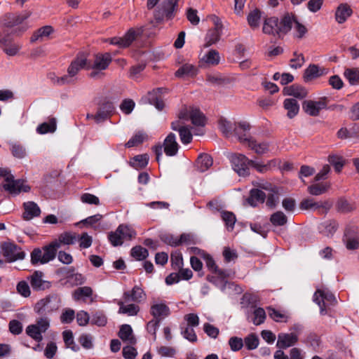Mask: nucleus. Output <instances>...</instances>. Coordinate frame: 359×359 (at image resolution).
<instances>
[{
  "instance_id": "obj_1",
  "label": "nucleus",
  "mask_w": 359,
  "mask_h": 359,
  "mask_svg": "<svg viewBox=\"0 0 359 359\" xmlns=\"http://www.w3.org/2000/svg\"><path fill=\"white\" fill-rule=\"evenodd\" d=\"M292 13H286L280 19L276 16L265 18L263 22L264 34L283 39L290 32L293 25Z\"/></svg>"
},
{
  "instance_id": "obj_48",
  "label": "nucleus",
  "mask_w": 359,
  "mask_h": 359,
  "mask_svg": "<svg viewBox=\"0 0 359 359\" xmlns=\"http://www.w3.org/2000/svg\"><path fill=\"white\" fill-rule=\"evenodd\" d=\"M180 328L181 330L180 333L185 339L191 343L197 341L198 338L194 327L189 326L184 327V324H181Z\"/></svg>"
},
{
  "instance_id": "obj_36",
  "label": "nucleus",
  "mask_w": 359,
  "mask_h": 359,
  "mask_svg": "<svg viewBox=\"0 0 359 359\" xmlns=\"http://www.w3.org/2000/svg\"><path fill=\"white\" fill-rule=\"evenodd\" d=\"M220 217L227 231H232L236 222V217L233 212L222 210Z\"/></svg>"
},
{
  "instance_id": "obj_11",
  "label": "nucleus",
  "mask_w": 359,
  "mask_h": 359,
  "mask_svg": "<svg viewBox=\"0 0 359 359\" xmlns=\"http://www.w3.org/2000/svg\"><path fill=\"white\" fill-rule=\"evenodd\" d=\"M5 183L3 184V189L11 194H18L21 191L29 192L30 187L25 185L23 180H15L13 175H9L4 179Z\"/></svg>"
},
{
  "instance_id": "obj_53",
  "label": "nucleus",
  "mask_w": 359,
  "mask_h": 359,
  "mask_svg": "<svg viewBox=\"0 0 359 359\" xmlns=\"http://www.w3.org/2000/svg\"><path fill=\"white\" fill-rule=\"evenodd\" d=\"M56 130V121L55 118H51L49 122H44L38 126L36 132L39 134H46L48 133H53Z\"/></svg>"
},
{
  "instance_id": "obj_57",
  "label": "nucleus",
  "mask_w": 359,
  "mask_h": 359,
  "mask_svg": "<svg viewBox=\"0 0 359 359\" xmlns=\"http://www.w3.org/2000/svg\"><path fill=\"white\" fill-rule=\"evenodd\" d=\"M123 227H117L115 231H111L108 233L107 238L110 243L114 246H120L123 245V241L121 240V235Z\"/></svg>"
},
{
  "instance_id": "obj_17",
  "label": "nucleus",
  "mask_w": 359,
  "mask_h": 359,
  "mask_svg": "<svg viewBox=\"0 0 359 359\" xmlns=\"http://www.w3.org/2000/svg\"><path fill=\"white\" fill-rule=\"evenodd\" d=\"M329 72L327 68H320L317 65L311 64L304 70L303 79L305 82L317 79L321 76L325 75Z\"/></svg>"
},
{
  "instance_id": "obj_10",
  "label": "nucleus",
  "mask_w": 359,
  "mask_h": 359,
  "mask_svg": "<svg viewBox=\"0 0 359 359\" xmlns=\"http://www.w3.org/2000/svg\"><path fill=\"white\" fill-rule=\"evenodd\" d=\"M343 242L346 248L349 250H355L359 248V227L355 225L348 224L344 229Z\"/></svg>"
},
{
  "instance_id": "obj_54",
  "label": "nucleus",
  "mask_w": 359,
  "mask_h": 359,
  "mask_svg": "<svg viewBox=\"0 0 359 359\" xmlns=\"http://www.w3.org/2000/svg\"><path fill=\"white\" fill-rule=\"evenodd\" d=\"M130 255L136 260L142 261L149 256V251L140 245H136L131 249Z\"/></svg>"
},
{
  "instance_id": "obj_55",
  "label": "nucleus",
  "mask_w": 359,
  "mask_h": 359,
  "mask_svg": "<svg viewBox=\"0 0 359 359\" xmlns=\"http://www.w3.org/2000/svg\"><path fill=\"white\" fill-rule=\"evenodd\" d=\"M147 135L143 132L136 133L125 144L126 147L130 148L142 144Z\"/></svg>"
},
{
  "instance_id": "obj_35",
  "label": "nucleus",
  "mask_w": 359,
  "mask_h": 359,
  "mask_svg": "<svg viewBox=\"0 0 359 359\" xmlns=\"http://www.w3.org/2000/svg\"><path fill=\"white\" fill-rule=\"evenodd\" d=\"M284 108L287 111V116L292 118L297 115L299 111V105L294 98H287L283 102Z\"/></svg>"
},
{
  "instance_id": "obj_3",
  "label": "nucleus",
  "mask_w": 359,
  "mask_h": 359,
  "mask_svg": "<svg viewBox=\"0 0 359 359\" xmlns=\"http://www.w3.org/2000/svg\"><path fill=\"white\" fill-rule=\"evenodd\" d=\"M60 297L57 294H50L36 302L34 310L39 316H48L60 306Z\"/></svg>"
},
{
  "instance_id": "obj_60",
  "label": "nucleus",
  "mask_w": 359,
  "mask_h": 359,
  "mask_svg": "<svg viewBox=\"0 0 359 359\" xmlns=\"http://www.w3.org/2000/svg\"><path fill=\"white\" fill-rule=\"evenodd\" d=\"M299 208L302 210H320L319 202H316L313 198H305L302 200L299 204Z\"/></svg>"
},
{
  "instance_id": "obj_42",
  "label": "nucleus",
  "mask_w": 359,
  "mask_h": 359,
  "mask_svg": "<svg viewBox=\"0 0 359 359\" xmlns=\"http://www.w3.org/2000/svg\"><path fill=\"white\" fill-rule=\"evenodd\" d=\"M330 187L328 182L313 184L308 187V192L313 196H320L327 192Z\"/></svg>"
},
{
  "instance_id": "obj_38",
  "label": "nucleus",
  "mask_w": 359,
  "mask_h": 359,
  "mask_svg": "<svg viewBox=\"0 0 359 359\" xmlns=\"http://www.w3.org/2000/svg\"><path fill=\"white\" fill-rule=\"evenodd\" d=\"M269 221L273 226L277 227L285 226L288 219L283 212L278 210L270 215Z\"/></svg>"
},
{
  "instance_id": "obj_22",
  "label": "nucleus",
  "mask_w": 359,
  "mask_h": 359,
  "mask_svg": "<svg viewBox=\"0 0 359 359\" xmlns=\"http://www.w3.org/2000/svg\"><path fill=\"white\" fill-rule=\"evenodd\" d=\"M112 58L109 53H98L95 55L92 69L96 70H105L111 62Z\"/></svg>"
},
{
  "instance_id": "obj_59",
  "label": "nucleus",
  "mask_w": 359,
  "mask_h": 359,
  "mask_svg": "<svg viewBox=\"0 0 359 359\" xmlns=\"http://www.w3.org/2000/svg\"><path fill=\"white\" fill-rule=\"evenodd\" d=\"M243 342L248 350H254L259 346V340L255 334L252 333L244 339Z\"/></svg>"
},
{
  "instance_id": "obj_31",
  "label": "nucleus",
  "mask_w": 359,
  "mask_h": 359,
  "mask_svg": "<svg viewBox=\"0 0 359 359\" xmlns=\"http://www.w3.org/2000/svg\"><path fill=\"white\" fill-rule=\"evenodd\" d=\"M212 163L213 160L210 155L201 154L196 160V166L199 172H203L208 170L212 165Z\"/></svg>"
},
{
  "instance_id": "obj_6",
  "label": "nucleus",
  "mask_w": 359,
  "mask_h": 359,
  "mask_svg": "<svg viewBox=\"0 0 359 359\" xmlns=\"http://www.w3.org/2000/svg\"><path fill=\"white\" fill-rule=\"evenodd\" d=\"M115 103L109 98H104L98 103L97 110L95 113V123H100L109 119L116 114Z\"/></svg>"
},
{
  "instance_id": "obj_50",
  "label": "nucleus",
  "mask_w": 359,
  "mask_h": 359,
  "mask_svg": "<svg viewBox=\"0 0 359 359\" xmlns=\"http://www.w3.org/2000/svg\"><path fill=\"white\" fill-rule=\"evenodd\" d=\"M337 210L341 213H347L355 209V205L353 203H349L344 198H339L336 205Z\"/></svg>"
},
{
  "instance_id": "obj_12",
  "label": "nucleus",
  "mask_w": 359,
  "mask_h": 359,
  "mask_svg": "<svg viewBox=\"0 0 359 359\" xmlns=\"http://www.w3.org/2000/svg\"><path fill=\"white\" fill-rule=\"evenodd\" d=\"M329 100L327 97H322L318 101L304 100L302 103V108L305 113L311 116H318L320 111L327 109Z\"/></svg>"
},
{
  "instance_id": "obj_64",
  "label": "nucleus",
  "mask_w": 359,
  "mask_h": 359,
  "mask_svg": "<svg viewBox=\"0 0 359 359\" xmlns=\"http://www.w3.org/2000/svg\"><path fill=\"white\" fill-rule=\"evenodd\" d=\"M305 343L313 350L316 351L320 347V338L316 333H310L307 335Z\"/></svg>"
},
{
  "instance_id": "obj_63",
  "label": "nucleus",
  "mask_w": 359,
  "mask_h": 359,
  "mask_svg": "<svg viewBox=\"0 0 359 359\" xmlns=\"http://www.w3.org/2000/svg\"><path fill=\"white\" fill-rule=\"evenodd\" d=\"M12 155L17 158H23L25 157L27 152L25 148L20 144L13 143L11 147Z\"/></svg>"
},
{
  "instance_id": "obj_40",
  "label": "nucleus",
  "mask_w": 359,
  "mask_h": 359,
  "mask_svg": "<svg viewBox=\"0 0 359 359\" xmlns=\"http://www.w3.org/2000/svg\"><path fill=\"white\" fill-rule=\"evenodd\" d=\"M189 118L191 123L196 126H205V116L198 109H192L189 112Z\"/></svg>"
},
{
  "instance_id": "obj_21",
  "label": "nucleus",
  "mask_w": 359,
  "mask_h": 359,
  "mask_svg": "<svg viewBox=\"0 0 359 359\" xmlns=\"http://www.w3.org/2000/svg\"><path fill=\"white\" fill-rule=\"evenodd\" d=\"M87 58L83 53H79L73 60L67 69V73L70 76L74 77L86 65Z\"/></svg>"
},
{
  "instance_id": "obj_34",
  "label": "nucleus",
  "mask_w": 359,
  "mask_h": 359,
  "mask_svg": "<svg viewBox=\"0 0 359 359\" xmlns=\"http://www.w3.org/2000/svg\"><path fill=\"white\" fill-rule=\"evenodd\" d=\"M118 336L121 340L123 341H128L130 344L136 343V339L133 336V329L130 325H122L120 327Z\"/></svg>"
},
{
  "instance_id": "obj_9",
  "label": "nucleus",
  "mask_w": 359,
  "mask_h": 359,
  "mask_svg": "<svg viewBox=\"0 0 359 359\" xmlns=\"http://www.w3.org/2000/svg\"><path fill=\"white\" fill-rule=\"evenodd\" d=\"M2 255L8 262H14L25 258V253L14 243L4 242L1 245Z\"/></svg>"
},
{
  "instance_id": "obj_24",
  "label": "nucleus",
  "mask_w": 359,
  "mask_h": 359,
  "mask_svg": "<svg viewBox=\"0 0 359 359\" xmlns=\"http://www.w3.org/2000/svg\"><path fill=\"white\" fill-rule=\"evenodd\" d=\"M250 123L246 121L235 123L233 134L238 137L241 142H246L250 138L247 137V133L250 130Z\"/></svg>"
},
{
  "instance_id": "obj_58",
  "label": "nucleus",
  "mask_w": 359,
  "mask_h": 359,
  "mask_svg": "<svg viewBox=\"0 0 359 359\" xmlns=\"http://www.w3.org/2000/svg\"><path fill=\"white\" fill-rule=\"evenodd\" d=\"M75 271V268L73 266L70 267H62L57 270V275L61 276L60 280V283L62 285L64 281L69 280L73 273Z\"/></svg>"
},
{
  "instance_id": "obj_49",
  "label": "nucleus",
  "mask_w": 359,
  "mask_h": 359,
  "mask_svg": "<svg viewBox=\"0 0 359 359\" xmlns=\"http://www.w3.org/2000/svg\"><path fill=\"white\" fill-rule=\"evenodd\" d=\"M76 241L77 235L75 233L65 231L59 235L58 240L57 241L60 243V245L61 244L69 245L74 244Z\"/></svg>"
},
{
  "instance_id": "obj_41",
  "label": "nucleus",
  "mask_w": 359,
  "mask_h": 359,
  "mask_svg": "<svg viewBox=\"0 0 359 359\" xmlns=\"http://www.w3.org/2000/svg\"><path fill=\"white\" fill-rule=\"evenodd\" d=\"M274 359H303L301 350L298 348H292L290 351V358L282 350H277L274 353Z\"/></svg>"
},
{
  "instance_id": "obj_43",
  "label": "nucleus",
  "mask_w": 359,
  "mask_h": 359,
  "mask_svg": "<svg viewBox=\"0 0 359 359\" xmlns=\"http://www.w3.org/2000/svg\"><path fill=\"white\" fill-rule=\"evenodd\" d=\"M246 142H248V147L257 154H265L269 150V144L266 142L257 143L251 137Z\"/></svg>"
},
{
  "instance_id": "obj_19",
  "label": "nucleus",
  "mask_w": 359,
  "mask_h": 359,
  "mask_svg": "<svg viewBox=\"0 0 359 359\" xmlns=\"http://www.w3.org/2000/svg\"><path fill=\"white\" fill-rule=\"evenodd\" d=\"M146 297V294L144 290L138 285H135L130 291H126L123 292V298L125 302H134L140 303Z\"/></svg>"
},
{
  "instance_id": "obj_47",
  "label": "nucleus",
  "mask_w": 359,
  "mask_h": 359,
  "mask_svg": "<svg viewBox=\"0 0 359 359\" xmlns=\"http://www.w3.org/2000/svg\"><path fill=\"white\" fill-rule=\"evenodd\" d=\"M62 337L67 348H71L72 351L76 352L79 351L80 348L76 344L72 331L70 330H65L62 332Z\"/></svg>"
},
{
  "instance_id": "obj_44",
  "label": "nucleus",
  "mask_w": 359,
  "mask_h": 359,
  "mask_svg": "<svg viewBox=\"0 0 359 359\" xmlns=\"http://www.w3.org/2000/svg\"><path fill=\"white\" fill-rule=\"evenodd\" d=\"M118 304L119 305L118 313H123L127 314L129 316H134L140 311L139 306L134 304L124 305L123 302H119Z\"/></svg>"
},
{
  "instance_id": "obj_52",
  "label": "nucleus",
  "mask_w": 359,
  "mask_h": 359,
  "mask_svg": "<svg viewBox=\"0 0 359 359\" xmlns=\"http://www.w3.org/2000/svg\"><path fill=\"white\" fill-rule=\"evenodd\" d=\"M90 323L98 327H104L107 323V318L103 311H97L90 316Z\"/></svg>"
},
{
  "instance_id": "obj_33",
  "label": "nucleus",
  "mask_w": 359,
  "mask_h": 359,
  "mask_svg": "<svg viewBox=\"0 0 359 359\" xmlns=\"http://www.w3.org/2000/svg\"><path fill=\"white\" fill-rule=\"evenodd\" d=\"M149 161V156L147 154H139L130 160L129 165L136 170H142L147 167Z\"/></svg>"
},
{
  "instance_id": "obj_45",
  "label": "nucleus",
  "mask_w": 359,
  "mask_h": 359,
  "mask_svg": "<svg viewBox=\"0 0 359 359\" xmlns=\"http://www.w3.org/2000/svg\"><path fill=\"white\" fill-rule=\"evenodd\" d=\"M344 77L351 86L359 84V69L346 68L344 72Z\"/></svg>"
},
{
  "instance_id": "obj_4",
  "label": "nucleus",
  "mask_w": 359,
  "mask_h": 359,
  "mask_svg": "<svg viewBox=\"0 0 359 359\" xmlns=\"http://www.w3.org/2000/svg\"><path fill=\"white\" fill-rule=\"evenodd\" d=\"M229 274L224 270L219 271L212 275H208L206 280L218 287L222 292H224L226 286L229 288L233 289L236 292H242L241 287L233 282H229L226 278Z\"/></svg>"
},
{
  "instance_id": "obj_26",
  "label": "nucleus",
  "mask_w": 359,
  "mask_h": 359,
  "mask_svg": "<svg viewBox=\"0 0 359 359\" xmlns=\"http://www.w3.org/2000/svg\"><path fill=\"white\" fill-rule=\"evenodd\" d=\"M283 94L285 95H290L296 98L303 99L307 96L308 91L306 88L300 85L293 84L290 86L285 87L283 88Z\"/></svg>"
},
{
  "instance_id": "obj_56",
  "label": "nucleus",
  "mask_w": 359,
  "mask_h": 359,
  "mask_svg": "<svg viewBox=\"0 0 359 359\" xmlns=\"http://www.w3.org/2000/svg\"><path fill=\"white\" fill-rule=\"evenodd\" d=\"M86 278L84 276H83L80 273H76L75 271L73 273L72 276L69 280L64 281L62 283L63 285L67 286H77L81 285L85 283Z\"/></svg>"
},
{
  "instance_id": "obj_13",
  "label": "nucleus",
  "mask_w": 359,
  "mask_h": 359,
  "mask_svg": "<svg viewBox=\"0 0 359 359\" xmlns=\"http://www.w3.org/2000/svg\"><path fill=\"white\" fill-rule=\"evenodd\" d=\"M44 274L41 271H34L27 277L34 291H44L52 287V283L43 279Z\"/></svg>"
},
{
  "instance_id": "obj_27",
  "label": "nucleus",
  "mask_w": 359,
  "mask_h": 359,
  "mask_svg": "<svg viewBox=\"0 0 359 359\" xmlns=\"http://www.w3.org/2000/svg\"><path fill=\"white\" fill-rule=\"evenodd\" d=\"M60 248L57 241H53L49 245L43 247L42 264H46L55 259L57 255V250Z\"/></svg>"
},
{
  "instance_id": "obj_5",
  "label": "nucleus",
  "mask_w": 359,
  "mask_h": 359,
  "mask_svg": "<svg viewBox=\"0 0 359 359\" xmlns=\"http://www.w3.org/2000/svg\"><path fill=\"white\" fill-rule=\"evenodd\" d=\"M35 324H31L26 327V334L37 342L43 340L42 334L50 327V320L47 316H40Z\"/></svg>"
},
{
  "instance_id": "obj_16",
  "label": "nucleus",
  "mask_w": 359,
  "mask_h": 359,
  "mask_svg": "<svg viewBox=\"0 0 359 359\" xmlns=\"http://www.w3.org/2000/svg\"><path fill=\"white\" fill-rule=\"evenodd\" d=\"M166 92V88H157L149 92L147 100L150 104L154 105L158 110L161 111L165 107L161 95Z\"/></svg>"
},
{
  "instance_id": "obj_25",
  "label": "nucleus",
  "mask_w": 359,
  "mask_h": 359,
  "mask_svg": "<svg viewBox=\"0 0 359 359\" xmlns=\"http://www.w3.org/2000/svg\"><path fill=\"white\" fill-rule=\"evenodd\" d=\"M28 15H22L16 13H7L4 16L3 24L5 27L12 28L15 26L21 25Z\"/></svg>"
},
{
  "instance_id": "obj_8",
  "label": "nucleus",
  "mask_w": 359,
  "mask_h": 359,
  "mask_svg": "<svg viewBox=\"0 0 359 359\" xmlns=\"http://www.w3.org/2000/svg\"><path fill=\"white\" fill-rule=\"evenodd\" d=\"M313 302L320 307V313L325 316L327 313L326 304L334 306L337 302L334 294L329 291L318 290L313 295Z\"/></svg>"
},
{
  "instance_id": "obj_46",
  "label": "nucleus",
  "mask_w": 359,
  "mask_h": 359,
  "mask_svg": "<svg viewBox=\"0 0 359 359\" xmlns=\"http://www.w3.org/2000/svg\"><path fill=\"white\" fill-rule=\"evenodd\" d=\"M218 126L224 135L229 137L233 134V126H235V123H232L224 118H221L218 121Z\"/></svg>"
},
{
  "instance_id": "obj_7",
  "label": "nucleus",
  "mask_w": 359,
  "mask_h": 359,
  "mask_svg": "<svg viewBox=\"0 0 359 359\" xmlns=\"http://www.w3.org/2000/svg\"><path fill=\"white\" fill-rule=\"evenodd\" d=\"M250 159L241 154H233L230 156V162L233 170L241 177L250 175Z\"/></svg>"
},
{
  "instance_id": "obj_15",
  "label": "nucleus",
  "mask_w": 359,
  "mask_h": 359,
  "mask_svg": "<svg viewBox=\"0 0 359 359\" xmlns=\"http://www.w3.org/2000/svg\"><path fill=\"white\" fill-rule=\"evenodd\" d=\"M298 341V335L294 332L290 333H279L278 335V340L276 346L278 350L286 349L289 347L293 346Z\"/></svg>"
},
{
  "instance_id": "obj_20",
  "label": "nucleus",
  "mask_w": 359,
  "mask_h": 359,
  "mask_svg": "<svg viewBox=\"0 0 359 359\" xmlns=\"http://www.w3.org/2000/svg\"><path fill=\"white\" fill-rule=\"evenodd\" d=\"M339 227V224L335 219L326 220L318 226V232L327 237H332Z\"/></svg>"
},
{
  "instance_id": "obj_51",
  "label": "nucleus",
  "mask_w": 359,
  "mask_h": 359,
  "mask_svg": "<svg viewBox=\"0 0 359 359\" xmlns=\"http://www.w3.org/2000/svg\"><path fill=\"white\" fill-rule=\"evenodd\" d=\"M250 168H255L257 172L260 173H264L271 169L272 165H275L276 161L271 160L268 161L266 164L263 163L262 162H258L253 160L250 161Z\"/></svg>"
},
{
  "instance_id": "obj_14",
  "label": "nucleus",
  "mask_w": 359,
  "mask_h": 359,
  "mask_svg": "<svg viewBox=\"0 0 359 359\" xmlns=\"http://www.w3.org/2000/svg\"><path fill=\"white\" fill-rule=\"evenodd\" d=\"M149 313L154 319L162 322L166 318L170 316L171 311L165 302L161 301L159 302H154L151 305Z\"/></svg>"
},
{
  "instance_id": "obj_2",
  "label": "nucleus",
  "mask_w": 359,
  "mask_h": 359,
  "mask_svg": "<svg viewBox=\"0 0 359 359\" xmlns=\"http://www.w3.org/2000/svg\"><path fill=\"white\" fill-rule=\"evenodd\" d=\"M179 11V6L172 0H163L154 11V26L164 21L172 20Z\"/></svg>"
},
{
  "instance_id": "obj_28",
  "label": "nucleus",
  "mask_w": 359,
  "mask_h": 359,
  "mask_svg": "<svg viewBox=\"0 0 359 359\" xmlns=\"http://www.w3.org/2000/svg\"><path fill=\"white\" fill-rule=\"evenodd\" d=\"M144 31V27L129 29L122 37L123 47L127 48L130 46L137 36L143 34Z\"/></svg>"
},
{
  "instance_id": "obj_23",
  "label": "nucleus",
  "mask_w": 359,
  "mask_h": 359,
  "mask_svg": "<svg viewBox=\"0 0 359 359\" xmlns=\"http://www.w3.org/2000/svg\"><path fill=\"white\" fill-rule=\"evenodd\" d=\"M24 212L22 218L24 220H30L34 217H39L41 214V209L34 201H27L23 203Z\"/></svg>"
},
{
  "instance_id": "obj_61",
  "label": "nucleus",
  "mask_w": 359,
  "mask_h": 359,
  "mask_svg": "<svg viewBox=\"0 0 359 359\" xmlns=\"http://www.w3.org/2000/svg\"><path fill=\"white\" fill-rule=\"evenodd\" d=\"M220 39V34L217 29H210L205 36V45L210 46L216 43Z\"/></svg>"
},
{
  "instance_id": "obj_37",
  "label": "nucleus",
  "mask_w": 359,
  "mask_h": 359,
  "mask_svg": "<svg viewBox=\"0 0 359 359\" xmlns=\"http://www.w3.org/2000/svg\"><path fill=\"white\" fill-rule=\"evenodd\" d=\"M93 292V289L89 286L80 287L74 291L72 297L76 302L86 301L87 298L92 297Z\"/></svg>"
},
{
  "instance_id": "obj_39",
  "label": "nucleus",
  "mask_w": 359,
  "mask_h": 359,
  "mask_svg": "<svg viewBox=\"0 0 359 359\" xmlns=\"http://www.w3.org/2000/svg\"><path fill=\"white\" fill-rule=\"evenodd\" d=\"M261 18L262 11L259 8H255L251 11L247 16V20L249 26L252 29L258 28L259 27Z\"/></svg>"
},
{
  "instance_id": "obj_32",
  "label": "nucleus",
  "mask_w": 359,
  "mask_h": 359,
  "mask_svg": "<svg viewBox=\"0 0 359 359\" xmlns=\"http://www.w3.org/2000/svg\"><path fill=\"white\" fill-rule=\"evenodd\" d=\"M266 197V194L262 190L252 189L250 191L248 202L251 206L256 207L257 203H263L265 201Z\"/></svg>"
},
{
  "instance_id": "obj_29",
  "label": "nucleus",
  "mask_w": 359,
  "mask_h": 359,
  "mask_svg": "<svg viewBox=\"0 0 359 359\" xmlns=\"http://www.w3.org/2000/svg\"><path fill=\"white\" fill-rule=\"evenodd\" d=\"M353 11L347 4H341L338 6L335 12L336 21L342 24L352 15Z\"/></svg>"
},
{
  "instance_id": "obj_30",
  "label": "nucleus",
  "mask_w": 359,
  "mask_h": 359,
  "mask_svg": "<svg viewBox=\"0 0 359 359\" xmlns=\"http://www.w3.org/2000/svg\"><path fill=\"white\" fill-rule=\"evenodd\" d=\"M198 68L191 64L186 63L182 65L175 73L177 78H184L185 76L194 78L198 74Z\"/></svg>"
},
{
  "instance_id": "obj_62",
  "label": "nucleus",
  "mask_w": 359,
  "mask_h": 359,
  "mask_svg": "<svg viewBox=\"0 0 359 359\" xmlns=\"http://www.w3.org/2000/svg\"><path fill=\"white\" fill-rule=\"evenodd\" d=\"M328 161L334 166L337 172H340L344 165L343 158L337 155H330L328 156Z\"/></svg>"
},
{
  "instance_id": "obj_18",
  "label": "nucleus",
  "mask_w": 359,
  "mask_h": 359,
  "mask_svg": "<svg viewBox=\"0 0 359 359\" xmlns=\"http://www.w3.org/2000/svg\"><path fill=\"white\" fill-rule=\"evenodd\" d=\"M163 150L166 156H175L180 149V145L177 142L176 135L173 133H170L165 138L163 142Z\"/></svg>"
}]
</instances>
